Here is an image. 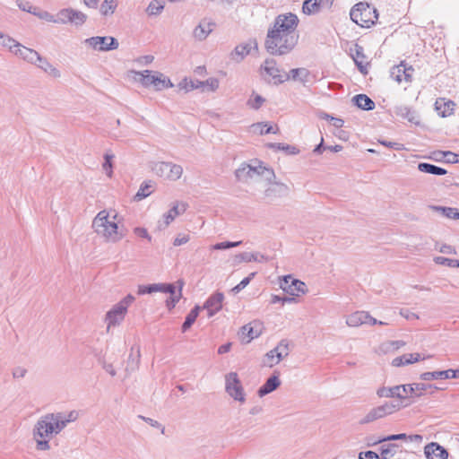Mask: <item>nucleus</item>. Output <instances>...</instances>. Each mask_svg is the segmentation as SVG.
I'll use <instances>...</instances> for the list:
<instances>
[{"label":"nucleus","mask_w":459,"mask_h":459,"mask_svg":"<svg viewBox=\"0 0 459 459\" xmlns=\"http://www.w3.org/2000/svg\"><path fill=\"white\" fill-rule=\"evenodd\" d=\"M78 418L79 411L75 410L48 413L40 417L33 429L37 450H49L51 437L58 435L69 423L74 422Z\"/></svg>","instance_id":"nucleus-1"},{"label":"nucleus","mask_w":459,"mask_h":459,"mask_svg":"<svg viewBox=\"0 0 459 459\" xmlns=\"http://www.w3.org/2000/svg\"><path fill=\"white\" fill-rule=\"evenodd\" d=\"M298 40L299 35L282 34L268 30L264 46L271 55L283 56L295 48Z\"/></svg>","instance_id":"nucleus-2"},{"label":"nucleus","mask_w":459,"mask_h":459,"mask_svg":"<svg viewBox=\"0 0 459 459\" xmlns=\"http://www.w3.org/2000/svg\"><path fill=\"white\" fill-rule=\"evenodd\" d=\"M427 387H429V385H425L424 383L399 385L392 387L383 386L377 389V394L381 398H398L403 400L422 395Z\"/></svg>","instance_id":"nucleus-3"},{"label":"nucleus","mask_w":459,"mask_h":459,"mask_svg":"<svg viewBox=\"0 0 459 459\" xmlns=\"http://www.w3.org/2000/svg\"><path fill=\"white\" fill-rule=\"evenodd\" d=\"M109 214L106 210L100 211L92 221V228L98 235H100L108 240L116 242L122 238V235L117 231V224L108 220Z\"/></svg>","instance_id":"nucleus-4"},{"label":"nucleus","mask_w":459,"mask_h":459,"mask_svg":"<svg viewBox=\"0 0 459 459\" xmlns=\"http://www.w3.org/2000/svg\"><path fill=\"white\" fill-rule=\"evenodd\" d=\"M352 22L363 28H370L378 19V13L375 7L368 3L356 4L350 12Z\"/></svg>","instance_id":"nucleus-5"},{"label":"nucleus","mask_w":459,"mask_h":459,"mask_svg":"<svg viewBox=\"0 0 459 459\" xmlns=\"http://www.w3.org/2000/svg\"><path fill=\"white\" fill-rule=\"evenodd\" d=\"M237 179L240 182L247 183L251 179L264 177L266 180L271 181L275 178L273 169L265 168L259 164L258 166H252L247 163H242L235 171Z\"/></svg>","instance_id":"nucleus-6"},{"label":"nucleus","mask_w":459,"mask_h":459,"mask_svg":"<svg viewBox=\"0 0 459 459\" xmlns=\"http://www.w3.org/2000/svg\"><path fill=\"white\" fill-rule=\"evenodd\" d=\"M132 73L134 74V79L146 88L153 87L155 90L160 91L173 86L170 81L159 72L152 74L150 70H144L142 72L133 71Z\"/></svg>","instance_id":"nucleus-7"},{"label":"nucleus","mask_w":459,"mask_h":459,"mask_svg":"<svg viewBox=\"0 0 459 459\" xmlns=\"http://www.w3.org/2000/svg\"><path fill=\"white\" fill-rule=\"evenodd\" d=\"M134 299L135 298L133 295L128 294L107 312L105 316V322L107 323L108 330L111 326L118 325L124 321L127 309L133 304Z\"/></svg>","instance_id":"nucleus-8"},{"label":"nucleus","mask_w":459,"mask_h":459,"mask_svg":"<svg viewBox=\"0 0 459 459\" xmlns=\"http://www.w3.org/2000/svg\"><path fill=\"white\" fill-rule=\"evenodd\" d=\"M298 24L299 19L296 14L291 13L279 14L275 18L273 27L268 30L282 34L299 35L296 32Z\"/></svg>","instance_id":"nucleus-9"},{"label":"nucleus","mask_w":459,"mask_h":459,"mask_svg":"<svg viewBox=\"0 0 459 459\" xmlns=\"http://www.w3.org/2000/svg\"><path fill=\"white\" fill-rule=\"evenodd\" d=\"M402 408L400 402H386L382 405L371 409L366 416L361 420V424H366L382 419L387 415H391L394 412L399 411Z\"/></svg>","instance_id":"nucleus-10"},{"label":"nucleus","mask_w":459,"mask_h":459,"mask_svg":"<svg viewBox=\"0 0 459 459\" xmlns=\"http://www.w3.org/2000/svg\"><path fill=\"white\" fill-rule=\"evenodd\" d=\"M225 391L235 401L241 403L246 402V394L236 372L225 375Z\"/></svg>","instance_id":"nucleus-11"},{"label":"nucleus","mask_w":459,"mask_h":459,"mask_svg":"<svg viewBox=\"0 0 459 459\" xmlns=\"http://www.w3.org/2000/svg\"><path fill=\"white\" fill-rule=\"evenodd\" d=\"M152 169L159 177L172 181L179 179L183 173V168L172 162L158 161L152 165Z\"/></svg>","instance_id":"nucleus-12"},{"label":"nucleus","mask_w":459,"mask_h":459,"mask_svg":"<svg viewBox=\"0 0 459 459\" xmlns=\"http://www.w3.org/2000/svg\"><path fill=\"white\" fill-rule=\"evenodd\" d=\"M83 43L98 51L114 50L119 46L117 39L113 37H91L86 39Z\"/></svg>","instance_id":"nucleus-13"},{"label":"nucleus","mask_w":459,"mask_h":459,"mask_svg":"<svg viewBox=\"0 0 459 459\" xmlns=\"http://www.w3.org/2000/svg\"><path fill=\"white\" fill-rule=\"evenodd\" d=\"M414 69L411 65H407L404 62H401L397 65H394L390 70V77L398 83L411 82L412 80Z\"/></svg>","instance_id":"nucleus-14"},{"label":"nucleus","mask_w":459,"mask_h":459,"mask_svg":"<svg viewBox=\"0 0 459 459\" xmlns=\"http://www.w3.org/2000/svg\"><path fill=\"white\" fill-rule=\"evenodd\" d=\"M261 68L264 69L269 76L275 80L276 83H282L283 82L290 80V75L281 74V70L278 68L276 61L273 58L265 59Z\"/></svg>","instance_id":"nucleus-15"},{"label":"nucleus","mask_w":459,"mask_h":459,"mask_svg":"<svg viewBox=\"0 0 459 459\" xmlns=\"http://www.w3.org/2000/svg\"><path fill=\"white\" fill-rule=\"evenodd\" d=\"M346 324L351 327H358L366 324L374 325L377 324V319L372 317L368 312L356 311L347 317Z\"/></svg>","instance_id":"nucleus-16"},{"label":"nucleus","mask_w":459,"mask_h":459,"mask_svg":"<svg viewBox=\"0 0 459 459\" xmlns=\"http://www.w3.org/2000/svg\"><path fill=\"white\" fill-rule=\"evenodd\" d=\"M351 56L359 72L363 74H367L368 73V62L364 54L363 47L355 44L354 48H351Z\"/></svg>","instance_id":"nucleus-17"},{"label":"nucleus","mask_w":459,"mask_h":459,"mask_svg":"<svg viewBox=\"0 0 459 459\" xmlns=\"http://www.w3.org/2000/svg\"><path fill=\"white\" fill-rule=\"evenodd\" d=\"M223 299L221 292H215L208 298L202 308L206 309L208 316L212 317L221 309Z\"/></svg>","instance_id":"nucleus-18"},{"label":"nucleus","mask_w":459,"mask_h":459,"mask_svg":"<svg viewBox=\"0 0 459 459\" xmlns=\"http://www.w3.org/2000/svg\"><path fill=\"white\" fill-rule=\"evenodd\" d=\"M252 48L257 49V41L255 39H250L247 42L238 45L231 52V58L240 62L251 52Z\"/></svg>","instance_id":"nucleus-19"},{"label":"nucleus","mask_w":459,"mask_h":459,"mask_svg":"<svg viewBox=\"0 0 459 459\" xmlns=\"http://www.w3.org/2000/svg\"><path fill=\"white\" fill-rule=\"evenodd\" d=\"M424 454L427 459H447L448 453L438 443L431 442L424 447Z\"/></svg>","instance_id":"nucleus-20"},{"label":"nucleus","mask_w":459,"mask_h":459,"mask_svg":"<svg viewBox=\"0 0 459 459\" xmlns=\"http://www.w3.org/2000/svg\"><path fill=\"white\" fill-rule=\"evenodd\" d=\"M394 114L397 117H400L403 119L408 120V122L415 125L420 124L419 116L416 111L413 110L411 107L406 105H396L394 107Z\"/></svg>","instance_id":"nucleus-21"},{"label":"nucleus","mask_w":459,"mask_h":459,"mask_svg":"<svg viewBox=\"0 0 459 459\" xmlns=\"http://www.w3.org/2000/svg\"><path fill=\"white\" fill-rule=\"evenodd\" d=\"M15 46L16 49L13 50V53L23 60L31 64H37L38 60L40 59V55L36 50L26 48L22 44Z\"/></svg>","instance_id":"nucleus-22"},{"label":"nucleus","mask_w":459,"mask_h":459,"mask_svg":"<svg viewBox=\"0 0 459 459\" xmlns=\"http://www.w3.org/2000/svg\"><path fill=\"white\" fill-rule=\"evenodd\" d=\"M172 283H152L148 285H139L138 286V294H152L154 292H172L173 290Z\"/></svg>","instance_id":"nucleus-23"},{"label":"nucleus","mask_w":459,"mask_h":459,"mask_svg":"<svg viewBox=\"0 0 459 459\" xmlns=\"http://www.w3.org/2000/svg\"><path fill=\"white\" fill-rule=\"evenodd\" d=\"M458 372L459 371H455L454 369L424 372L420 375V378L423 381H430L434 379L457 378L459 377Z\"/></svg>","instance_id":"nucleus-24"},{"label":"nucleus","mask_w":459,"mask_h":459,"mask_svg":"<svg viewBox=\"0 0 459 459\" xmlns=\"http://www.w3.org/2000/svg\"><path fill=\"white\" fill-rule=\"evenodd\" d=\"M281 385V380L279 378V372L274 371V373L267 378L265 383L260 386V388L257 391V394L260 397H263L274 390H276Z\"/></svg>","instance_id":"nucleus-25"},{"label":"nucleus","mask_w":459,"mask_h":459,"mask_svg":"<svg viewBox=\"0 0 459 459\" xmlns=\"http://www.w3.org/2000/svg\"><path fill=\"white\" fill-rule=\"evenodd\" d=\"M215 24L207 20H203L194 30L193 36L196 40H204L212 31Z\"/></svg>","instance_id":"nucleus-26"},{"label":"nucleus","mask_w":459,"mask_h":459,"mask_svg":"<svg viewBox=\"0 0 459 459\" xmlns=\"http://www.w3.org/2000/svg\"><path fill=\"white\" fill-rule=\"evenodd\" d=\"M455 106L454 101L447 100L445 98H438L435 102V109L442 117L451 116L454 112Z\"/></svg>","instance_id":"nucleus-27"},{"label":"nucleus","mask_w":459,"mask_h":459,"mask_svg":"<svg viewBox=\"0 0 459 459\" xmlns=\"http://www.w3.org/2000/svg\"><path fill=\"white\" fill-rule=\"evenodd\" d=\"M289 187L283 183L275 182L265 190V196L270 198L282 197L289 194Z\"/></svg>","instance_id":"nucleus-28"},{"label":"nucleus","mask_w":459,"mask_h":459,"mask_svg":"<svg viewBox=\"0 0 459 459\" xmlns=\"http://www.w3.org/2000/svg\"><path fill=\"white\" fill-rule=\"evenodd\" d=\"M236 260L238 263L245 262V263H250V262H257V263H265L269 261V257L259 253V252H254V253H248V252H243L236 255Z\"/></svg>","instance_id":"nucleus-29"},{"label":"nucleus","mask_w":459,"mask_h":459,"mask_svg":"<svg viewBox=\"0 0 459 459\" xmlns=\"http://www.w3.org/2000/svg\"><path fill=\"white\" fill-rule=\"evenodd\" d=\"M396 440H403L405 442L420 443L422 441V437L418 434L407 435L405 433H401V434H394V435H390L385 437H383L382 439L379 440V442L382 443V442H386V441H396Z\"/></svg>","instance_id":"nucleus-30"},{"label":"nucleus","mask_w":459,"mask_h":459,"mask_svg":"<svg viewBox=\"0 0 459 459\" xmlns=\"http://www.w3.org/2000/svg\"><path fill=\"white\" fill-rule=\"evenodd\" d=\"M353 103L363 110H372L375 108V102L366 94H357L352 98Z\"/></svg>","instance_id":"nucleus-31"},{"label":"nucleus","mask_w":459,"mask_h":459,"mask_svg":"<svg viewBox=\"0 0 459 459\" xmlns=\"http://www.w3.org/2000/svg\"><path fill=\"white\" fill-rule=\"evenodd\" d=\"M418 169L420 172L437 175V176H443L447 173V171L445 169L436 166L434 164L426 163V162L419 163Z\"/></svg>","instance_id":"nucleus-32"},{"label":"nucleus","mask_w":459,"mask_h":459,"mask_svg":"<svg viewBox=\"0 0 459 459\" xmlns=\"http://www.w3.org/2000/svg\"><path fill=\"white\" fill-rule=\"evenodd\" d=\"M38 62V66L51 77L59 78L61 76L60 71L52 65L46 58L40 56V59H39Z\"/></svg>","instance_id":"nucleus-33"},{"label":"nucleus","mask_w":459,"mask_h":459,"mask_svg":"<svg viewBox=\"0 0 459 459\" xmlns=\"http://www.w3.org/2000/svg\"><path fill=\"white\" fill-rule=\"evenodd\" d=\"M186 210V204H177L173 205V207L164 215V224L165 226H168L171 221H174V219L179 215L180 213H183Z\"/></svg>","instance_id":"nucleus-34"},{"label":"nucleus","mask_w":459,"mask_h":459,"mask_svg":"<svg viewBox=\"0 0 459 459\" xmlns=\"http://www.w3.org/2000/svg\"><path fill=\"white\" fill-rule=\"evenodd\" d=\"M309 71L306 68H293L286 75H290V79L299 81L303 84L308 82Z\"/></svg>","instance_id":"nucleus-35"},{"label":"nucleus","mask_w":459,"mask_h":459,"mask_svg":"<svg viewBox=\"0 0 459 459\" xmlns=\"http://www.w3.org/2000/svg\"><path fill=\"white\" fill-rule=\"evenodd\" d=\"M307 292L306 284L297 279H294L290 285L288 286L286 293L291 296L299 297L300 294H305Z\"/></svg>","instance_id":"nucleus-36"},{"label":"nucleus","mask_w":459,"mask_h":459,"mask_svg":"<svg viewBox=\"0 0 459 459\" xmlns=\"http://www.w3.org/2000/svg\"><path fill=\"white\" fill-rule=\"evenodd\" d=\"M429 208L449 219H459V212L456 208L431 205Z\"/></svg>","instance_id":"nucleus-37"},{"label":"nucleus","mask_w":459,"mask_h":459,"mask_svg":"<svg viewBox=\"0 0 459 459\" xmlns=\"http://www.w3.org/2000/svg\"><path fill=\"white\" fill-rule=\"evenodd\" d=\"M200 310L201 307L196 305L187 314L181 328L183 333L186 332L193 325L199 315Z\"/></svg>","instance_id":"nucleus-38"},{"label":"nucleus","mask_w":459,"mask_h":459,"mask_svg":"<svg viewBox=\"0 0 459 459\" xmlns=\"http://www.w3.org/2000/svg\"><path fill=\"white\" fill-rule=\"evenodd\" d=\"M177 283L179 285V290H178V293L176 294V286L173 284V291L172 292H169L170 294L169 298L166 300V306L170 310L172 309L173 307H175L176 304L179 301V299H181V290H182V287H183V281H178Z\"/></svg>","instance_id":"nucleus-39"},{"label":"nucleus","mask_w":459,"mask_h":459,"mask_svg":"<svg viewBox=\"0 0 459 459\" xmlns=\"http://www.w3.org/2000/svg\"><path fill=\"white\" fill-rule=\"evenodd\" d=\"M289 346H290L289 341L286 339H282L280 341V342L277 344V346L275 348H273V350L278 355V358L282 360L290 353Z\"/></svg>","instance_id":"nucleus-40"},{"label":"nucleus","mask_w":459,"mask_h":459,"mask_svg":"<svg viewBox=\"0 0 459 459\" xmlns=\"http://www.w3.org/2000/svg\"><path fill=\"white\" fill-rule=\"evenodd\" d=\"M165 6L164 0H152L149 4L147 7V13L149 15H158L160 14Z\"/></svg>","instance_id":"nucleus-41"},{"label":"nucleus","mask_w":459,"mask_h":459,"mask_svg":"<svg viewBox=\"0 0 459 459\" xmlns=\"http://www.w3.org/2000/svg\"><path fill=\"white\" fill-rule=\"evenodd\" d=\"M281 361V359L278 358V355L275 353L273 350L269 351L263 359V366L273 368V366L279 364Z\"/></svg>","instance_id":"nucleus-42"},{"label":"nucleus","mask_w":459,"mask_h":459,"mask_svg":"<svg viewBox=\"0 0 459 459\" xmlns=\"http://www.w3.org/2000/svg\"><path fill=\"white\" fill-rule=\"evenodd\" d=\"M258 335L259 333L255 331L250 325H246L241 328V338L243 342H249Z\"/></svg>","instance_id":"nucleus-43"},{"label":"nucleus","mask_w":459,"mask_h":459,"mask_svg":"<svg viewBox=\"0 0 459 459\" xmlns=\"http://www.w3.org/2000/svg\"><path fill=\"white\" fill-rule=\"evenodd\" d=\"M70 13H71L70 23L74 24L75 26L82 25L87 20V15L81 11H77V10L71 8Z\"/></svg>","instance_id":"nucleus-44"},{"label":"nucleus","mask_w":459,"mask_h":459,"mask_svg":"<svg viewBox=\"0 0 459 459\" xmlns=\"http://www.w3.org/2000/svg\"><path fill=\"white\" fill-rule=\"evenodd\" d=\"M117 8L115 0H104L100 4V12L102 15L107 16L112 14Z\"/></svg>","instance_id":"nucleus-45"},{"label":"nucleus","mask_w":459,"mask_h":459,"mask_svg":"<svg viewBox=\"0 0 459 459\" xmlns=\"http://www.w3.org/2000/svg\"><path fill=\"white\" fill-rule=\"evenodd\" d=\"M302 11L304 13L311 15L317 13L320 11V7L314 0H306L303 3Z\"/></svg>","instance_id":"nucleus-46"},{"label":"nucleus","mask_w":459,"mask_h":459,"mask_svg":"<svg viewBox=\"0 0 459 459\" xmlns=\"http://www.w3.org/2000/svg\"><path fill=\"white\" fill-rule=\"evenodd\" d=\"M152 194V185L148 183H143L135 194L134 199L135 201H141L143 198L149 196Z\"/></svg>","instance_id":"nucleus-47"},{"label":"nucleus","mask_w":459,"mask_h":459,"mask_svg":"<svg viewBox=\"0 0 459 459\" xmlns=\"http://www.w3.org/2000/svg\"><path fill=\"white\" fill-rule=\"evenodd\" d=\"M398 445L387 444L381 446V455L383 459H387L390 456L394 455L398 451Z\"/></svg>","instance_id":"nucleus-48"},{"label":"nucleus","mask_w":459,"mask_h":459,"mask_svg":"<svg viewBox=\"0 0 459 459\" xmlns=\"http://www.w3.org/2000/svg\"><path fill=\"white\" fill-rule=\"evenodd\" d=\"M70 9L71 8H65V9L60 10L56 15V23H58V24L70 23V20H71Z\"/></svg>","instance_id":"nucleus-49"},{"label":"nucleus","mask_w":459,"mask_h":459,"mask_svg":"<svg viewBox=\"0 0 459 459\" xmlns=\"http://www.w3.org/2000/svg\"><path fill=\"white\" fill-rule=\"evenodd\" d=\"M434 261L437 264H441L452 268L459 267V260L447 258L444 256H437L434 258Z\"/></svg>","instance_id":"nucleus-50"},{"label":"nucleus","mask_w":459,"mask_h":459,"mask_svg":"<svg viewBox=\"0 0 459 459\" xmlns=\"http://www.w3.org/2000/svg\"><path fill=\"white\" fill-rule=\"evenodd\" d=\"M0 45L8 48L9 50L13 53V50L16 49L15 45H21V43L17 42L15 39L11 38L6 34H3L2 39H0Z\"/></svg>","instance_id":"nucleus-51"},{"label":"nucleus","mask_w":459,"mask_h":459,"mask_svg":"<svg viewBox=\"0 0 459 459\" xmlns=\"http://www.w3.org/2000/svg\"><path fill=\"white\" fill-rule=\"evenodd\" d=\"M114 155L112 153H105L104 155V163L102 165L103 170L106 172L108 177H111L113 170L112 160L114 159Z\"/></svg>","instance_id":"nucleus-52"},{"label":"nucleus","mask_w":459,"mask_h":459,"mask_svg":"<svg viewBox=\"0 0 459 459\" xmlns=\"http://www.w3.org/2000/svg\"><path fill=\"white\" fill-rule=\"evenodd\" d=\"M241 241H236V242H231V241H225V242H220V243H216L215 245L212 246V249H214V250H225V249H229V248H232V247H238L241 245Z\"/></svg>","instance_id":"nucleus-53"},{"label":"nucleus","mask_w":459,"mask_h":459,"mask_svg":"<svg viewBox=\"0 0 459 459\" xmlns=\"http://www.w3.org/2000/svg\"><path fill=\"white\" fill-rule=\"evenodd\" d=\"M269 147L272 149L285 151L290 154H296L299 152L298 149L295 146L284 143H270Z\"/></svg>","instance_id":"nucleus-54"},{"label":"nucleus","mask_w":459,"mask_h":459,"mask_svg":"<svg viewBox=\"0 0 459 459\" xmlns=\"http://www.w3.org/2000/svg\"><path fill=\"white\" fill-rule=\"evenodd\" d=\"M33 15L48 22L56 23V16L47 11H40L37 8V10L33 12Z\"/></svg>","instance_id":"nucleus-55"},{"label":"nucleus","mask_w":459,"mask_h":459,"mask_svg":"<svg viewBox=\"0 0 459 459\" xmlns=\"http://www.w3.org/2000/svg\"><path fill=\"white\" fill-rule=\"evenodd\" d=\"M139 358H140V351H137L136 358H134L132 355L129 356L128 361H127V367L126 368V372L127 373V375L130 372L134 371L138 368Z\"/></svg>","instance_id":"nucleus-56"},{"label":"nucleus","mask_w":459,"mask_h":459,"mask_svg":"<svg viewBox=\"0 0 459 459\" xmlns=\"http://www.w3.org/2000/svg\"><path fill=\"white\" fill-rule=\"evenodd\" d=\"M207 85L212 91H215L219 87V81L214 78H210L205 82H198L197 84L192 85V88H199L201 86Z\"/></svg>","instance_id":"nucleus-57"},{"label":"nucleus","mask_w":459,"mask_h":459,"mask_svg":"<svg viewBox=\"0 0 459 459\" xmlns=\"http://www.w3.org/2000/svg\"><path fill=\"white\" fill-rule=\"evenodd\" d=\"M255 275V273H251L247 277L244 278L238 285H236L232 289V291H234L235 293H238L240 290H242L244 288H246L249 284L250 281L254 278Z\"/></svg>","instance_id":"nucleus-58"},{"label":"nucleus","mask_w":459,"mask_h":459,"mask_svg":"<svg viewBox=\"0 0 459 459\" xmlns=\"http://www.w3.org/2000/svg\"><path fill=\"white\" fill-rule=\"evenodd\" d=\"M264 101L265 100L262 96L255 95L254 99H249L247 100V105L254 109H258Z\"/></svg>","instance_id":"nucleus-59"},{"label":"nucleus","mask_w":459,"mask_h":459,"mask_svg":"<svg viewBox=\"0 0 459 459\" xmlns=\"http://www.w3.org/2000/svg\"><path fill=\"white\" fill-rule=\"evenodd\" d=\"M16 4L21 10L30 13L31 14H33V12L37 10V7H33L28 1L17 0Z\"/></svg>","instance_id":"nucleus-60"},{"label":"nucleus","mask_w":459,"mask_h":459,"mask_svg":"<svg viewBox=\"0 0 459 459\" xmlns=\"http://www.w3.org/2000/svg\"><path fill=\"white\" fill-rule=\"evenodd\" d=\"M406 358H404V361L406 365L412 364L414 362L419 361L420 359H425L426 357H420L419 353H409L404 354ZM430 356H427V358H429Z\"/></svg>","instance_id":"nucleus-61"},{"label":"nucleus","mask_w":459,"mask_h":459,"mask_svg":"<svg viewBox=\"0 0 459 459\" xmlns=\"http://www.w3.org/2000/svg\"><path fill=\"white\" fill-rule=\"evenodd\" d=\"M439 155L442 156V158H446V161L449 163H457L458 162V154L454 153L452 152H439Z\"/></svg>","instance_id":"nucleus-62"},{"label":"nucleus","mask_w":459,"mask_h":459,"mask_svg":"<svg viewBox=\"0 0 459 459\" xmlns=\"http://www.w3.org/2000/svg\"><path fill=\"white\" fill-rule=\"evenodd\" d=\"M253 126L259 127L260 128V134H275L276 130H274L273 126H268L267 124H255Z\"/></svg>","instance_id":"nucleus-63"},{"label":"nucleus","mask_w":459,"mask_h":459,"mask_svg":"<svg viewBox=\"0 0 459 459\" xmlns=\"http://www.w3.org/2000/svg\"><path fill=\"white\" fill-rule=\"evenodd\" d=\"M359 459H380L378 455L373 451L361 452L359 455Z\"/></svg>","instance_id":"nucleus-64"}]
</instances>
